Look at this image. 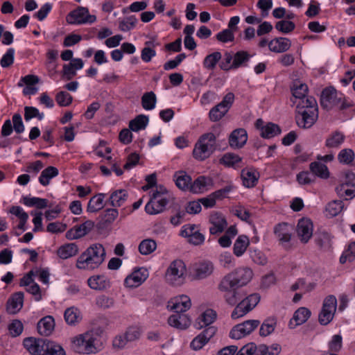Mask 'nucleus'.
Returning <instances> with one entry per match:
<instances>
[{
    "label": "nucleus",
    "instance_id": "nucleus-6",
    "mask_svg": "<svg viewBox=\"0 0 355 355\" xmlns=\"http://www.w3.org/2000/svg\"><path fill=\"white\" fill-rule=\"evenodd\" d=\"M109 322L106 318L99 320V327H94L85 333L87 346L82 349L86 354L96 353L98 351V338L104 332Z\"/></svg>",
    "mask_w": 355,
    "mask_h": 355
},
{
    "label": "nucleus",
    "instance_id": "nucleus-31",
    "mask_svg": "<svg viewBox=\"0 0 355 355\" xmlns=\"http://www.w3.org/2000/svg\"><path fill=\"white\" fill-rule=\"evenodd\" d=\"M275 234L278 240L282 243H288L291 240V229L286 223L278 224L275 227Z\"/></svg>",
    "mask_w": 355,
    "mask_h": 355
},
{
    "label": "nucleus",
    "instance_id": "nucleus-40",
    "mask_svg": "<svg viewBox=\"0 0 355 355\" xmlns=\"http://www.w3.org/2000/svg\"><path fill=\"white\" fill-rule=\"evenodd\" d=\"M105 194L99 193L92 197L87 205V210L89 212H96L103 207Z\"/></svg>",
    "mask_w": 355,
    "mask_h": 355
},
{
    "label": "nucleus",
    "instance_id": "nucleus-57",
    "mask_svg": "<svg viewBox=\"0 0 355 355\" xmlns=\"http://www.w3.org/2000/svg\"><path fill=\"white\" fill-rule=\"evenodd\" d=\"M207 187L206 178L204 176H200L194 180L191 185L190 191L196 193L203 192Z\"/></svg>",
    "mask_w": 355,
    "mask_h": 355
},
{
    "label": "nucleus",
    "instance_id": "nucleus-10",
    "mask_svg": "<svg viewBox=\"0 0 355 355\" xmlns=\"http://www.w3.org/2000/svg\"><path fill=\"white\" fill-rule=\"evenodd\" d=\"M214 265L210 261H202L193 264L189 273L190 280H198L206 278L212 274Z\"/></svg>",
    "mask_w": 355,
    "mask_h": 355
},
{
    "label": "nucleus",
    "instance_id": "nucleus-50",
    "mask_svg": "<svg viewBox=\"0 0 355 355\" xmlns=\"http://www.w3.org/2000/svg\"><path fill=\"white\" fill-rule=\"evenodd\" d=\"M24 203L28 207H36L37 209H44L47 207L48 201L44 198H40L36 197L29 198V197H24L23 198Z\"/></svg>",
    "mask_w": 355,
    "mask_h": 355
},
{
    "label": "nucleus",
    "instance_id": "nucleus-4",
    "mask_svg": "<svg viewBox=\"0 0 355 355\" xmlns=\"http://www.w3.org/2000/svg\"><path fill=\"white\" fill-rule=\"evenodd\" d=\"M216 140L214 133L208 132L201 135L193 150L194 158L200 161L208 158L216 149Z\"/></svg>",
    "mask_w": 355,
    "mask_h": 355
},
{
    "label": "nucleus",
    "instance_id": "nucleus-41",
    "mask_svg": "<svg viewBox=\"0 0 355 355\" xmlns=\"http://www.w3.org/2000/svg\"><path fill=\"white\" fill-rule=\"evenodd\" d=\"M355 157L354 152L350 148H344L338 154V162L345 165L352 166Z\"/></svg>",
    "mask_w": 355,
    "mask_h": 355
},
{
    "label": "nucleus",
    "instance_id": "nucleus-8",
    "mask_svg": "<svg viewBox=\"0 0 355 355\" xmlns=\"http://www.w3.org/2000/svg\"><path fill=\"white\" fill-rule=\"evenodd\" d=\"M337 308V300L334 295L327 296L323 302L321 311L318 316L320 324L327 325L334 318Z\"/></svg>",
    "mask_w": 355,
    "mask_h": 355
},
{
    "label": "nucleus",
    "instance_id": "nucleus-3",
    "mask_svg": "<svg viewBox=\"0 0 355 355\" xmlns=\"http://www.w3.org/2000/svg\"><path fill=\"white\" fill-rule=\"evenodd\" d=\"M175 197L163 186H157L149 202L145 207L146 211L149 214H157L162 212L166 206L173 202Z\"/></svg>",
    "mask_w": 355,
    "mask_h": 355
},
{
    "label": "nucleus",
    "instance_id": "nucleus-7",
    "mask_svg": "<svg viewBox=\"0 0 355 355\" xmlns=\"http://www.w3.org/2000/svg\"><path fill=\"white\" fill-rule=\"evenodd\" d=\"M186 265L180 259H175L172 261L165 273L166 280L171 284H179L184 279L186 273Z\"/></svg>",
    "mask_w": 355,
    "mask_h": 355
},
{
    "label": "nucleus",
    "instance_id": "nucleus-24",
    "mask_svg": "<svg viewBox=\"0 0 355 355\" xmlns=\"http://www.w3.org/2000/svg\"><path fill=\"white\" fill-rule=\"evenodd\" d=\"M243 184L248 188L254 187L259 178V173L252 168H245L241 171Z\"/></svg>",
    "mask_w": 355,
    "mask_h": 355
},
{
    "label": "nucleus",
    "instance_id": "nucleus-58",
    "mask_svg": "<svg viewBox=\"0 0 355 355\" xmlns=\"http://www.w3.org/2000/svg\"><path fill=\"white\" fill-rule=\"evenodd\" d=\"M295 28V24L289 20H281L277 21L275 24V28L283 33H289L292 32Z\"/></svg>",
    "mask_w": 355,
    "mask_h": 355
},
{
    "label": "nucleus",
    "instance_id": "nucleus-45",
    "mask_svg": "<svg viewBox=\"0 0 355 355\" xmlns=\"http://www.w3.org/2000/svg\"><path fill=\"white\" fill-rule=\"evenodd\" d=\"M276 324V320L273 318H269L265 320L259 329L260 336L265 337L271 334L275 331Z\"/></svg>",
    "mask_w": 355,
    "mask_h": 355
},
{
    "label": "nucleus",
    "instance_id": "nucleus-33",
    "mask_svg": "<svg viewBox=\"0 0 355 355\" xmlns=\"http://www.w3.org/2000/svg\"><path fill=\"white\" fill-rule=\"evenodd\" d=\"M309 168L314 176H318L322 179H327L329 177V171L327 166L318 162H311Z\"/></svg>",
    "mask_w": 355,
    "mask_h": 355
},
{
    "label": "nucleus",
    "instance_id": "nucleus-64",
    "mask_svg": "<svg viewBox=\"0 0 355 355\" xmlns=\"http://www.w3.org/2000/svg\"><path fill=\"white\" fill-rule=\"evenodd\" d=\"M24 329L23 324L20 320H15L8 326V330L12 337L19 336Z\"/></svg>",
    "mask_w": 355,
    "mask_h": 355
},
{
    "label": "nucleus",
    "instance_id": "nucleus-47",
    "mask_svg": "<svg viewBox=\"0 0 355 355\" xmlns=\"http://www.w3.org/2000/svg\"><path fill=\"white\" fill-rule=\"evenodd\" d=\"M281 130L279 127L274 123H269L264 127H261V136L263 138H272L279 134Z\"/></svg>",
    "mask_w": 355,
    "mask_h": 355
},
{
    "label": "nucleus",
    "instance_id": "nucleus-36",
    "mask_svg": "<svg viewBox=\"0 0 355 355\" xmlns=\"http://www.w3.org/2000/svg\"><path fill=\"white\" fill-rule=\"evenodd\" d=\"M59 173L58 169L55 166H48L44 169L40 176L39 177V182L43 186H47L50 183V180L56 177Z\"/></svg>",
    "mask_w": 355,
    "mask_h": 355
},
{
    "label": "nucleus",
    "instance_id": "nucleus-48",
    "mask_svg": "<svg viewBox=\"0 0 355 355\" xmlns=\"http://www.w3.org/2000/svg\"><path fill=\"white\" fill-rule=\"evenodd\" d=\"M318 109V105L315 99L312 96L307 95L304 98L299 99L297 105V112L305 109Z\"/></svg>",
    "mask_w": 355,
    "mask_h": 355
},
{
    "label": "nucleus",
    "instance_id": "nucleus-39",
    "mask_svg": "<svg viewBox=\"0 0 355 355\" xmlns=\"http://www.w3.org/2000/svg\"><path fill=\"white\" fill-rule=\"evenodd\" d=\"M281 352L279 344H272L270 346L261 345L257 347L256 355H278Z\"/></svg>",
    "mask_w": 355,
    "mask_h": 355
},
{
    "label": "nucleus",
    "instance_id": "nucleus-19",
    "mask_svg": "<svg viewBox=\"0 0 355 355\" xmlns=\"http://www.w3.org/2000/svg\"><path fill=\"white\" fill-rule=\"evenodd\" d=\"M313 223L309 218H303L298 221L297 233L302 242L306 243L313 235Z\"/></svg>",
    "mask_w": 355,
    "mask_h": 355
},
{
    "label": "nucleus",
    "instance_id": "nucleus-61",
    "mask_svg": "<svg viewBox=\"0 0 355 355\" xmlns=\"http://www.w3.org/2000/svg\"><path fill=\"white\" fill-rule=\"evenodd\" d=\"M137 22L135 16H130L119 22V28L121 31L126 32L133 28Z\"/></svg>",
    "mask_w": 355,
    "mask_h": 355
},
{
    "label": "nucleus",
    "instance_id": "nucleus-51",
    "mask_svg": "<svg viewBox=\"0 0 355 355\" xmlns=\"http://www.w3.org/2000/svg\"><path fill=\"white\" fill-rule=\"evenodd\" d=\"M227 112L228 111L226 108H224L220 103H218L209 111V119L211 121H218L221 119Z\"/></svg>",
    "mask_w": 355,
    "mask_h": 355
},
{
    "label": "nucleus",
    "instance_id": "nucleus-20",
    "mask_svg": "<svg viewBox=\"0 0 355 355\" xmlns=\"http://www.w3.org/2000/svg\"><path fill=\"white\" fill-rule=\"evenodd\" d=\"M191 320L187 314L176 313L168 318V324L178 329L184 330L191 325Z\"/></svg>",
    "mask_w": 355,
    "mask_h": 355
},
{
    "label": "nucleus",
    "instance_id": "nucleus-15",
    "mask_svg": "<svg viewBox=\"0 0 355 355\" xmlns=\"http://www.w3.org/2000/svg\"><path fill=\"white\" fill-rule=\"evenodd\" d=\"M94 227V222L88 220L80 225H76L68 230L66 237L69 240L78 239L89 233Z\"/></svg>",
    "mask_w": 355,
    "mask_h": 355
},
{
    "label": "nucleus",
    "instance_id": "nucleus-23",
    "mask_svg": "<svg viewBox=\"0 0 355 355\" xmlns=\"http://www.w3.org/2000/svg\"><path fill=\"white\" fill-rule=\"evenodd\" d=\"M24 303V293L21 291L14 293L8 300L6 309L10 314H15L19 312Z\"/></svg>",
    "mask_w": 355,
    "mask_h": 355
},
{
    "label": "nucleus",
    "instance_id": "nucleus-26",
    "mask_svg": "<svg viewBox=\"0 0 355 355\" xmlns=\"http://www.w3.org/2000/svg\"><path fill=\"white\" fill-rule=\"evenodd\" d=\"M291 46V42L286 37H277L268 43L269 49L275 53H284Z\"/></svg>",
    "mask_w": 355,
    "mask_h": 355
},
{
    "label": "nucleus",
    "instance_id": "nucleus-56",
    "mask_svg": "<svg viewBox=\"0 0 355 355\" xmlns=\"http://www.w3.org/2000/svg\"><path fill=\"white\" fill-rule=\"evenodd\" d=\"M315 241L317 245L322 250H327L331 246L330 235L327 232L320 233Z\"/></svg>",
    "mask_w": 355,
    "mask_h": 355
},
{
    "label": "nucleus",
    "instance_id": "nucleus-14",
    "mask_svg": "<svg viewBox=\"0 0 355 355\" xmlns=\"http://www.w3.org/2000/svg\"><path fill=\"white\" fill-rule=\"evenodd\" d=\"M47 341L48 340L29 337L25 338L23 343L24 347L31 354L44 355Z\"/></svg>",
    "mask_w": 355,
    "mask_h": 355
},
{
    "label": "nucleus",
    "instance_id": "nucleus-34",
    "mask_svg": "<svg viewBox=\"0 0 355 355\" xmlns=\"http://www.w3.org/2000/svg\"><path fill=\"white\" fill-rule=\"evenodd\" d=\"M149 121L148 116L144 114H139L129 122V128L134 132L144 130Z\"/></svg>",
    "mask_w": 355,
    "mask_h": 355
},
{
    "label": "nucleus",
    "instance_id": "nucleus-63",
    "mask_svg": "<svg viewBox=\"0 0 355 355\" xmlns=\"http://www.w3.org/2000/svg\"><path fill=\"white\" fill-rule=\"evenodd\" d=\"M14 55L15 50L13 49H8L0 60L1 66L3 68L10 67L14 62Z\"/></svg>",
    "mask_w": 355,
    "mask_h": 355
},
{
    "label": "nucleus",
    "instance_id": "nucleus-11",
    "mask_svg": "<svg viewBox=\"0 0 355 355\" xmlns=\"http://www.w3.org/2000/svg\"><path fill=\"white\" fill-rule=\"evenodd\" d=\"M318 117V109H305L297 112L295 116L297 125L303 128H309L313 125Z\"/></svg>",
    "mask_w": 355,
    "mask_h": 355
},
{
    "label": "nucleus",
    "instance_id": "nucleus-37",
    "mask_svg": "<svg viewBox=\"0 0 355 355\" xmlns=\"http://www.w3.org/2000/svg\"><path fill=\"white\" fill-rule=\"evenodd\" d=\"M345 140V135L339 131L331 133L326 139L325 146L328 148H338Z\"/></svg>",
    "mask_w": 355,
    "mask_h": 355
},
{
    "label": "nucleus",
    "instance_id": "nucleus-1",
    "mask_svg": "<svg viewBox=\"0 0 355 355\" xmlns=\"http://www.w3.org/2000/svg\"><path fill=\"white\" fill-rule=\"evenodd\" d=\"M224 291V297L228 304L234 306L238 303L232 313V319H238L246 315L257 305L261 298L258 293H253L245 297V294L243 290Z\"/></svg>",
    "mask_w": 355,
    "mask_h": 355
},
{
    "label": "nucleus",
    "instance_id": "nucleus-18",
    "mask_svg": "<svg viewBox=\"0 0 355 355\" xmlns=\"http://www.w3.org/2000/svg\"><path fill=\"white\" fill-rule=\"evenodd\" d=\"M191 302L187 295H180L171 299L168 302L167 307L175 313L185 312L191 308Z\"/></svg>",
    "mask_w": 355,
    "mask_h": 355
},
{
    "label": "nucleus",
    "instance_id": "nucleus-28",
    "mask_svg": "<svg viewBox=\"0 0 355 355\" xmlns=\"http://www.w3.org/2000/svg\"><path fill=\"white\" fill-rule=\"evenodd\" d=\"M176 186L182 191H190L191 178L185 171H179L173 175Z\"/></svg>",
    "mask_w": 355,
    "mask_h": 355
},
{
    "label": "nucleus",
    "instance_id": "nucleus-60",
    "mask_svg": "<svg viewBox=\"0 0 355 355\" xmlns=\"http://www.w3.org/2000/svg\"><path fill=\"white\" fill-rule=\"evenodd\" d=\"M72 96L67 92H60L56 94L55 101L60 106L66 107L72 102Z\"/></svg>",
    "mask_w": 355,
    "mask_h": 355
},
{
    "label": "nucleus",
    "instance_id": "nucleus-25",
    "mask_svg": "<svg viewBox=\"0 0 355 355\" xmlns=\"http://www.w3.org/2000/svg\"><path fill=\"white\" fill-rule=\"evenodd\" d=\"M83 61L80 58H74L70 63L64 64L62 76L68 80L72 79L76 75V70L83 67Z\"/></svg>",
    "mask_w": 355,
    "mask_h": 355
},
{
    "label": "nucleus",
    "instance_id": "nucleus-29",
    "mask_svg": "<svg viewBox=\"0 0 355 355\" xmlns=\"http://www.w3.org/2000/svg\"><path fill=\"white\" fill-rule=\"evenodd\" d=\"M90 288H106L111 286L110 279L105 275H94L87 280Z\"/></svg>",
    "mask_w": 355,
    "mask_h": 355
},
{
    "label": "nucleus",
    "instance_id": "nucleus-52",
    "mask_svg": "<svg viewBox=\"0 0 355 355\" xmlns=\"http://www.w3.org/2000/svg\"><path fill=\"white\" fill-rule=\"evenodd\" d=\"M44 355H66L62 347L54 342L48 340Z\"/></svg>",
    "mask_w": 355,
    "mask_h": 355
},
{
    "label": "nucleus",
    "instance_id": "nucleus-22",
    "mask_svg": "<svg viewBox=\"0 0 355 355\" xmlns=\"http://www.w3.org/2000/svg\"><path fill=\"white\" fill-rule=\"evenodd\" d=\"M311 311L306 307H300L297 309L290 320L288 326L291 329H295L297 326L305 323L311 316Z\"/></svg>",
    "mask_w": 355,
    "mask_h": 355
},
{
    "label": "nucleus",
    "instance_id": "nucleus-62",
    "mask_svg": "<svg viewBox=\"0 0 355 355\" xmlns=\"http://www.w3.org/2000/svg\"><path fill=\"white\" fill-rule=\"evenodd\" d=\"M36 117L39 120H42L44 117L43 113H40L39 110L34 107L26 106L24 108V119L26 121H29L31 119Z\"/></svg>",
    "mask_w": 355,
    "mask_h": 355
},
{
    "label": "nucleus",
    "instance_id": "nucleus-59",
    "mask_svg": "<svg viewBox=\"0 0 355 355\" xmlns=\"http://www.w3.org/2000/svg\"><path fill=\"white\" fill-rule=\"evenodd\" d=\"M73 347L75 350L80 354H86L85 352L82 351L87 346L85 333L80 334L73 340Z\"/></svg>",
    "mask_w": 355,
    "mask_h": 355
},
{
    "label": "nucleus",
    "instance_id": "nucleus-49",
    "mask_svg": "<svg viewBox=\"0 0 355 355\" xmlns=\"http://www.w3.org/2000/svg\"><path fill=\"white\" fill-rule=\"evenodd\" d=\"M221 53L218 51L211 53L205 57L203 61L204 67L209 70L214 69L221 59Z\"/></svg>",
    "mask_w": 355,
    "mask_h": 355
},
{
    "label": "nucleus",
    "instance_id": "nucleus-53",
    "mask_svg": "<svg viewBox=\"0 0 355 355\" xmlns=\"http://www.w3.org/2000/svg\"><path fill=\"white\" fill-rule=\"evenodd\" d=\"M343 208V203L341 200H334L329 202L326 207V211L327 214L334 217L337 216Z\"/></svg>",
    "mask_w": 355,
    "mask_h": 355
},
{
    "label": "nucleus",
    "instance_id": "nucleus-5",
    "mask_svg": "<svg viewBox=\"0 0 355 355\" xmlns=\"http://www.w3.org/2000/svg\"><path fill=\"white\" fill-rule=\"evenodd\" d=\"M252 270L249 268H238L226 275L220 282V288H231L245 286L252 278Z\"/></svg>",
    "mask_w": 355,
    "mask_h": 355
},
{
    "label": "nucleus",
    "instance_id": "nucleus-30",
    "mask_svg": "<svg viewBox=\"0 0 355 355\" xmlns=\"http://www.w3.org/2000/svg\"><path fill=\"white\" fill-rule=\"evenodd\" d=\"M79 249L76 244L71 243L60 246L58 250V255L62 259H67L76 256L78 253Z\"/></svg>",
    "mask_w": 355,
    "mask_h": 355
},
{
    "label": "nucleus",
    "instance_id": "nucleus-21",
    "mask_svg": "<svg viewBox=\"0 0 355 355\" xmlns=\"http://www.w3.org/2000/svg\"><path fill=\"white\" fill-rule=\"evenodd\" d=\"M248 140L247 132L243 128L234 130L230 135L229 144L233 148H241Z\"/></svg>",
    "mask_w": 355,
    "mask_h": 355
},
{
    "label": "nucleus",
    "instance_id": "nucleus-27",
    "mask_svg": "<svg viewBox=\"0 0 355 355\" xmlns=\"http://www.w3.org/2000/svg\"><path fill=\"white\" fill-rule=\"evenodd\" d=\"M54 327V319L50 315L42 318L37 323V331L42 336H49L53 332Z\"/></svg>",
    "mask_w": 355,
    "mask_h": 355
},
{
    "label": "nucleus",
    "instance_id": "nucleus-17",
    "mask_svg": "<svg viewBox=\"0 0 355 355\" xmlns=\"http://www.w3.org/2000/svg\"><path fill=\"white\" fill-rule=\"evenodd\" d=\"M216 329L214 327H209L198 335L191 341L190 346L194 350H199L205 346L208 341L215 335Z\"/></svg>",
    "mask_w": 355,
    "mask_h": 355
},
{
    "label": "nucleus",
    "instance_id": "nucleus-13",
    "mask_svg": "<svg viewBox=\"0 0 355 355\" xmlns=\"http://www.w3.org/2000/svg\"><path fill=\"white\" fill-rule=\"evenodd\" d=\"M149 273L146 268H136L125 279V285L129 288L141 286L148 277Z\"/></svg>",
    "mask_w": 355,
    "mask_h": 355
},
{
    "label": "nucleus",
    "instance_id": "nucleus-44",
    "mask_svg": "<svg viewBox=\"0 0 355 355\" xmlns=\"http://www.w3.org/2000/svg\"><path fill=\"white\" fill-rule=\"evenodd\" d=\"M127 193L125 190L120 189L113 192L110 197V205L112 207H121L126 200Z\"/></svg>",
    "mask_w": 355,
    "mask_h": 355
},
{
    "label": "nucleus",
    "instance_id": "nucleus-38",
    "mask_svg": "<svg viewBox=\"0 0 355 355\" xmlns=\"http://www.w3.org/2000/svg\"><path fill=\"white\" fill-rule=\"evenodd\" d=\"M250 244L249 239L245 235L239 236L234 245V253L237 257L242 255Z\"/></svg>",
    "mask_w": 355,
    "mask_h": 355
},
{
    "label": "nucleus",
    "instance_id": "nucleus-54",
    "mask_svg": "<svg viewBox=\"0 0 355 355\" xmlns=\"http://www.w3.org/2000/svg\"><path fill=\"white\" fill-rule=\"evenodd\" d=\"M355 259V242H352L340 258V262L343 264L347 261L352 262Z\"/></svg>",
    "mask_w": 355,
    "mask_h": 355
},
{
    "label": "nucleus",
    "instance_id": "nucleus-55",
    "mask_svg": "<svg viewBox=\"0 0 355 355\" xmlns=\"http://www.w3.org/2000/svg\"><path fill=\"white\" fill-rule=\"evenodd\" d=\"M250 55L247 51H238L234 55L232 67L233 69H236L241 66L243 63L248 61L250 59Z\"/></svg>",
    "mask_w": 355,
    "mask_h": 355
},
{
    "label": "nucleus",
    "instance_id": "nucleus-16",
    "mask_svg": "<svg viewBox=\"0 0 355 355\" xmlns=\"http://www.w3.org/2000/svg\"><path fill=\"white\" fill-rule=\"evenodd\" d=\"M209 222L211 224L209 232L211 234L222 233L227 226L225 217L219 212H213L209 216Z\"/></svg>",
    "mask_w": 355,
    "mask_h": 355
},
{
    "label": "nucleus",
    "instance_id": "nucleus-42",
    "mask_svg": "<svg viewBox=\"0 0 355 355\" xmlns=\"http://www.w3.org/2000/svg\"><path fill=\"white\" fill-rule=\"evenodd\" d=\"M308 86L300 81H295L291 87L292 94L296 99L304 98L308 93Z\"/></svg>",
    "mask_w": 355,
    "mask_h": 355
},
{
    "label": "nucleus",
    "instance_id": "nucleus-35",
    "mask_svg": "<svg viewBox=\"0 0 355 355\" xmlns=\"http://www.w3.org/2000/svg\"><path fill=\"white\" fill-rule=\"evenodd\" d=\"M242 158L234 153H225L220 159V163L227 167H240Z\"/></svg>",
    "mask_w": 355,
    "mask_h": 355
},
{
    "label": "nucleus",
    "instance_id": "nucleus-9",
    "mask_svg": "<svg viewBox=\"0 0 355 355\" xmlns=\"http://www.w3.org/2000/svg\"><path fill=\"white\" fill-rule=\"evenodd\" d=\"M66 20L70 24H92L96 21V17L90 15L88 8L78 7L68 14Z\"/></svg>",
    "mask_w": 355,
    "mask_h": 355
},
{
    "label": "nucleus",
    "instance_id": "nucleus-32",
    "mask_svg": "<svg viewBox=\"0 0 355 355\" xmlns=\"http://www.w3.org/2000/svg\"><path fill=\"white\" fill-rule=\"evenodd\" d=\"M64 317L66 322L69 325H75L82 320L80 310L74 306L67 309Z\"/></svg>",
    "mask_w": 355,
    "mask_h": 355
},
{
    "label": "nucleus",
    "instance_id": "nucleus-43",
    "mask_svg": "<svg viewBox=\"0 0 355 355\" xmlns=\"http://www.w3.org/2000/svg\"><path fill=\"white\" fill-rule=\"evenodd\" d=\"M157 98L153 92H146L141 96V105L146 110H151L155 108Z\"/></svg>",
    "mask_w": 355,
    "mask_h": 355
},
{
    "label": "nucleus",
    "instance_id": "nucleus-12",
    "mask_svg": "<svg viewBox=\"0 0 355 355\" xmlns=\"http://www.w3.org/2000/svg\"><path fill=\"white\" fill-rule=\"evenodd\" d=\"M341 102V94L338 96L337 91L334 87L325 88L321 94L320 104L325 109H331L339 105Z\"/></svg>",
    "mask_w": 355,
    "mask_h": 355
},
{
    "label": "nucleus",
    "instance_id": "nucleus-46",
    "mask_svg": "<svg viewBox=\"0 0 355 355\" xmlns=\"http://www.w3.org/2000/svg\"><path fill=\"white\" fill-rule=\"evenodd\" d=\"M157 248L156 242L151 239L143 240L139 245V251L143 255L153 253Z\"/></svg>",
    "mask_w": 355,
    "mask_h": 355
},
{
    "label": "nucleus",
    "instance_id": "nucleus-2",
    "mask_svg": "<svg viewBox=\"0 0 355 355\" xmlns=\"http://www.w3.org/2000/svg\"><path fill=\"white\" fill-rule=\"evenodd\" d=\"M105 258V250L103 245L94 243L78 257L76 266L80 270H92L98 268Z\"/></svg>",
    "mask_w": 355,
    "mask_h": 355
}]
</instances>
